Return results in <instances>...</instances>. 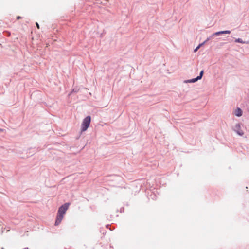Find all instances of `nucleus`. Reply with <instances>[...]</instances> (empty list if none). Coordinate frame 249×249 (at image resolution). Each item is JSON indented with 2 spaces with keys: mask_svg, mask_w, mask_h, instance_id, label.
Instances as JSON below:
<instances>
[{
  "mask_svg": "<svg viewBox=\"0 0 249 249\" xmlns=\"http://www.w3.org/2000/svg\"><path fill=\"white\" fill-rule=\"evenodd\" d=\"M231 33V31L229 30H226V31H219L214 33L212 35V36H218L221 34H230Z\"/></svg>",
  "mask_w": 249,
  "mask_h": 249,
  "instance_id": "39448f33",
  "label": "nucleus"
},
{
  "mask_svg": "<svg viewBox=\"0 0 249 249\" xmlns=\"http://www.w3.org/2000/svg\"><path fill=\"white\" fill-rule=\"evenodd\" d=\"M91 121V117L89 116H87L83 121L81 124V131H85L89 127Z\"/></svg>",
  "mask_w": 249,
  "mask_h": 249,
  "instance_id": "f257e3e1",
  "label": "nucleus"
},
{
  "mask_svg": "<svg viewBox=\"0 0 249 249\" xmlns=\"http://www.w3.org/2000/svg\"><path fill=\"white\" fill-rule=\"evenodd\" d=\"M63 217L64 215L57 213L56 219L55 222V225H58L62 221Z\"/></svg>",
  "mask_w": 249,
  "mask_h": 249,
  "instance_id": "20e7f679",
  "label": "nucleus"
},
{
  "mask_svg": "<svg viewBox=\"0 0 249 249\" xmlns=\"http://www.w3.org/2000/svg\"><path fill=\"white\" fill-rule=\"evenodd\" d=\"M17 18L18 19H20V18H21V17H20V16H18V17H17Z\"/></svg>",
  "mask_w": 249,
  "mask_h": 249,
  "instance_id": "9b49d317",
  "label": "nucleus"
},
{
  "mask_svg": "<svg viewBox=\"0 0 249 249\" xmlns=\"http://www.w3.org/2000/svg\"><path fill=\"white\" fill-rule=\"evenodd\" d=\"M234 113L236 116L240 117L242 115V111L240 108H238L234 111Z\"/></svg>",
  "mask_w": 249,
  "mask_h": 249,
  "instance_id": "0eeeda50",
  "label": "nucleus"
},
{
  "mask_svg": "<svg viewBox=\"0 0 249 249\" xmlns=\"http://www.w3.org/2000/svg\"><path fill=\"white\" fill-rule=\"evenodd\" d=\"M235 131L237 133V134L240 136H242L244 134V132L241 129V126L240 124H237L235 126Z\"/></svg>",
  "mask_w": 249,
  "mask_h": 249,
  "instance_id": "7ed1b4c3",
  "label": "nucleus"
},
{
  "mask_svg": "<svg viewBox=\"0 0 249 249\" xmlns=\"http://www.w3.org/2000/svg\"><path fill=\"white\" fill-rule=\"evenodd\" d=\"M70 205V203H66L64 205L61 206L59 208L57 213L64 215L67 210L68 209Z\"/></svg>",
  "mask_w": 249,
  "mask_h": 249,
  "instance_id": "f03ea898",
  "label": "nucleus"
},
{
  "mask_svg": "<svg viewBox=\"0 0 249 249\" xmlns=\"http://www.w3.org/2000/svg\"><path fill=\"white\" fill-rule=\"evenodd\" d=\"M235 42H239V43H248V42H245L243 41L242 40V39H240V38H238V39H236L235 40Z\"/></svg>",
  "mask_w": 249,
  "mask_h": 249,
  "instance_id": "1a4fd4ad",
  "label": "nucleus"
},
{
  "mask_svg": "<svg viewBox=\"0 0 249 249\" xmlns=\"http://www.w3.org/2000/svg\"><path fill=\"white\" fill-rule=\"evenodd\" d=\"M209 40V38H208L207 39V40H206L205 42H204L203 43H201L197 47H196V48L194 50V52H196L199 49V48L202 46L207 41H208Z\"/></svg>",
  "mask_w": 249,
  "mask_h": 249,
  "instance_id": "6e6552de",
  "label": "nucleus"
},
{
  "mask_svg": "<svg viewBox=\"0 0 249 249\" xmlns=\"http://www.w3.org/2000/svg\"><path fill=\"white\" fill-rule=\"evenodd\" d=\"M36 25L37 28L38 29H39V28H40V27H39V24H38V23H37V22L36 23Z\"/></svg>",
  "mask_w": 249,
  "mask_h": 249,
  "instance_id": "9d476101",
  "label": "nucleus"
},
{
  "mask_svg": "<svg viewBox=\"0 0 249 249\" xmlns=\"http://www.w3.org/2000/svg\"><path fill=\"white\" fill-rule=\"evenodd\" d=\"M203 71H202L200 73L199 76H197L196 78H194V79L190 80L189 82H195L197 81L198 80L201 79V78L203 76Z\"/></svg>",
  "mask_w": 249,
  "mask_h": 249,
  "instance_id": "423d86ee",
  "label": "nucleus"
}]
</instances>
